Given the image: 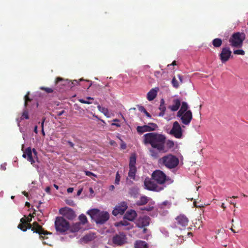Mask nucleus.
I'll list each match as a JSON object with an SVG mask.
<instances>
[{
	"instance_id": "1",
	"label": "nucleus",
	"mask_w": 248,
	"mask_h": 248,
	"mask_svg": "<svg viewBox=\"0 0 248 248\" xmlns=\"http://www.w3.org/2000/svg\"><path fill=\"white\" fill-rule=\"evenodd\" d=\"M166 137L165 135L156 132H149L143 136V142L145 145H150L152 148L149 150L151 156L156 159L159 152H165Z\"/></svg>"
},
{
	"instance_id": "2",
	"label": "nucleus",
	"mask_w": 248,
	"mask_h": 248,
	"mask_svg": "<svg viewBox=\"0 0 248 248\" xmlns=\"http://www.w3.org/2000/svg\"><path fill=\"white\" fill-rule=\"evenodd\" d=\"M21 223L19 224L17 227L23 232H26L27 230L31 229V230L40 235V238L44 239L45 237L43 235L51 234L46 231H45L42 226L40 225L37 222H34L32 224H28L27 222V219L22 217L20 219Z\"/></svg>"
},
{
	"instance_id": "3",
	"label": "nucleus",
	"mask_w": 248,
	"mask_h": 248,
	"mask_svg": "<svg viewBox=\"0 0 248 248\" xmlns=\"http://www.w3.org/2000/svg\"><path fill=\"white\" fill-rule=\"evenodd\" d=\"M87 214L95 220L97 224H102L109 218V215L107 211H100L97 209L89 210Z\"/></svg>"
},
{
	"instance_id": "4",
	"label": "nucleus",
	"mask_w": 248,
	"mask_h": 248,
	"mask_svg": "<svg viewBox=\"0 0 248 248\" xmlns=\"http://www.w3.org/2000/svg\"><path fill=\"white\" fill-rule=\"evenodd\" d=\"M152 178L156 184L160 185V186H164V184L170 185L173 182L171 178L167 177L165 173L159 170H155L152 173ZM165 187L166 186H164Z\"/></svg>"
},
{
	"instance_id": "5",
	"label": "nucleus",
	"mask_w": 248,
	"mask_h": 248,
	"mask_svg": "<svg viewBox=\"0 0 248 248\" xmlns=\"http://www.w3.org/2000/svg\"><path fill=\"white\" fill-rule=\"evenodd\" d=\"M159 163L166 168L171 169L175 168L178 165L179 160L175 155L170 154L160 158Z\"/></svg>"
},
{
	"instance_id": "6",
	"label": "nucleus",
	"mask_w": 248,
	"mask_h": 248,
	"mask_svg": "<svg viewBox=\"0 0 248 248\" xmlns=\"http://www.w3.org/2000/svg\"><path fill=\"white\" fill-rule=\"evenodd\" d=\"M246 38V35L243 32H237L234 33L230 37L229 41L232 47H240Z\"/></svg>"
},
{
	"instance_id": "7",
	"label": "nucleus",
	"mask_w": 248,
	"mask_h": 248,
	"mask_svg": "<svg viewBox=\"0 0 248 248\" xmlns=\"http://www.w3.org/2000/svg\"><path fill=\"white\" fill-rule=\"evenodd\" d=\"M56 230L60 233H63L69 230L70 225L69 222L62 217H57L55 221Z\"/></svg>"
},
{
	"instance_id": "8",
	"label": "nucleus",
	"mask_w": 248,
	"mask_h": 248,
	"mask_svg": "<svg viewBox=\"0 0 248 248\" xmlns=\"http://www.w3.org/2000/svg\"><path fill=\"white\" fill-rule=\"evenodd\" d=\"M145 188L150 191L159 192L164 188V186H159L152 178L147 177L144 182Z\"/></svg>"
},
{
	"instance_id": "9",
	"label": "nucleus",
	"mask_w": 248,
	"mask_h": 248,
	"mask_svg": "<svg viewBox=\"0 0 248 248\" xmlns=\"http://www.w3.org/2000/svg\"><path fill=\"white\" fill-rule=\"evenodd\" d=\"M232 53V51L229 46L223 47L218 54L219 59L221 62L225 63L228 62L230 58H232L233 56Z\"/></svg>"
},
{
	"instance_id": "10",
	"label": "nucleus",
	"mask_w": 248,
	"mask_h": 248,
	"mask_svg": "<svg viewBox=\"0 0 248 248\" xmlns=\"http://www.w3.org/2000/svg\"><path fill=\"white\" fill-rule=\"evenodd\" d=\"M177 116L180 118L181 123L185 125H188L193 118L192 112L191 110L185 112L177 113Z\"/></svg>"
},
{
	"instance_id": "11",
	"label": "nucleus",
	"mask_w": 248,
	"mask_h": 248,
	"mask_svg": "<svg viewBox=\"0 0 248 248\" xmlns=\"http://www.w3.org/2000/svg\"><path fill=\"white\" fill-rule=\"evenodd\" d=\"M170 134L177 139H180L182 137V129L180 124L177 121H175L173 123L172 128L170 130Z\"/></svg>"
},
{
	"instance_id": "12",
	"label": "nucleus",
	"mask_w": 248,
	"mask_h": 248,
	"mask_svg": "<svg viewBox=\"0 0 248 248\" xmlns=\"http://www.w3.org/2000/svg\"><path fill=\"white\" fill-rule=\"evenodd\" d=\"M127 203L125 202H122L116 205L112 211V215L117 216L119 214L123 215L127 208Z\"/></svg>"
},
{
	"instance_id": "13",
	"label": "nucleus",
	"mask_w": 248,
	"mask_h": 248,
	"mask_svg": "<svg viewBox=\"0 0 248 248\" xmlns=\"http://www.w3.org/2000/svg\"><path fill=\"white\" fill-rule=\"evenodd\" d=\"M60 212L65 218L69 220H73L76 217L75 211L69 207H64L60 210Z\"/></svg>"
},
{
	"instance_id": "14",
	"label": "nucleus",
	"mask_w": 248,
	"mask_h": 248,
	"mask_svg": "<svg viewBox=\"0 0 248 248\" xmlns=\"http://www.w3.org/2000/svg\"><path fill=\"white\" fill-rule=\"evenodd\" d=\"M112 242L115 245L122 246L126 242V235L123 232L116 234L112 238Z\"/></svg>"
},
{
	"instance_id": "15",
	"label": "nucleus",
	"mask_w": 248,
	"mask_h": 248,
	"mask_svg": "<svg viewBox=\"0 0 248 248\" xmlns=\"http://www.w3.org/2000/svg\"><path fill=\"white\" fill-rule=\"evenodd\" d=\"M177 227H186L188 223L189 220L188 218L184 215H180L176 218Z\"/></svg>"
},
{
	"instance_id": "16",
	"label": "nucleus",
	"mask_w": 248,
	"mask_h": 248,
	"mask_svg": "<svg viewBox=\"0 0 248 248\" xmlns=\"http://www.w3.org/2000/svg\"><path fill=\"white\" fill-rule=\"evenodd\" d=\"M150 218L148 216H144L143 217H140L137 221L136 225L140 228H142L148 226L150 224Z\"/></svg>"
},
{
	"instance_id": "17",
	"label": "nucleus",
	"mask_w": 248,
	"mask_h": 248,
	"mask_svg": "<svg viewBox=\"0 0 248 248\" xmlns=\"http://www.w3.org/2000/svg\"><path fill=\"white\" fill-rule=\"evenodd\" d=\"M32 153L34 155H37V152L35 149H33L32 151L31 147H28L26 149V154L27 155V160L30 161L31 164H33L35 163V161L33 159L32 156Z\"/></svg>"
},
{
	"instance_id": "18",
	"label": "nucleus",
	"mask_w": 248,
	"mask_h": 248,
	"mask_svg": "<svg viewBox=\"0 0 248 248\" xmlns=\"http://www.w3.org/2000/svg\"><path fill=\"white\" fill-rule=\"evenodd\" d=\"M137 216L136 212L134 210L127 211L124 215V219L129 221H133Z\"/></svg>"
},
{
	"instance_id": "19",
	"label": "nucleus",
	"mask_w": 248,
	"mask_h": 248,
	"mask_svg": "<svg viewBox=\"0 0 248 248\" xmlns=\"http://www.w3.org/2000/svg\"><path fill=\"white\" fill-rule=\"evenodd\" d=\"M173 104L170 106L168 108L172 111H176L178 110L181 106V101L178 99H174L173 101Z\"/></svg>"
},
{
	"instance_id": "20",
	"label": "nucleus",
	"mask_w": 248,
	"mask_h": 248,
	"mask_svg": "<svg viewBox=\"0 0 248 248\" xmlns=\"http://www.w3.org/2000/svg\"><path fill=\"white\" fill-rule=\"evenodd\" d=\"M158 89H152L147 93V98L149 101L153 100L157 95Z\"/></svg>"
},
{
	"instance_id": "21",
	"label": "nucleus",
	"mask_w": 248,
	"mask_h": 248,
	"mask_svg": "<svg viewBox=\"0 0 248 248\" xmlns=\"http://www.w3.org/2000/svg\"><path fill=\"white\" fill-rule=\"evenodd\" d=\"M137 132L139 134H142L146 132H151V129L147 125H144L143 126H138L136 128Z\"/></svg>"
},
{
	"instance_id": "22",
	"label": "nucleus",
	"mask_w": 248,
	"mask_h": 248,
	"mask_svg": "<svg viewBox=\"0 0 248 248\" xmlns=\"http://www.w3.org/2000/svg\"><path fill=\"white\" fill-rule=\"evenodd\" d=\"M135 248H148L147 243L144 241L138 240L134 244Z\"/></svg>"
},
{
	"instance_id": "23",
	"label": "nucleus",
	"mask_w": 248,
	"mask_h": 248,
	"mask_svg": "<svg viewBox=\"0 0 248 248\" xmlns=\"http://www.w3.org/2000/svg\"><path fill=\"white\" fill-rule=\"evenodd\" d=\"M159 109L160 110V113L158 114L159 116H163L165 112L166 111V107L165 105V101L163 99H161L160 100V104L159 107Z\"/></svg>"
},
{
	"instance_id": "24",
	"label": "nucleus",
	"mask_w": 248,
	"mask_h": 248,
	"mask_svg": "<svg viewBox=\"0 0 248 248\" xmlns=\"http://www.w3.org/2000/svg\"><path fill=\"white\" fill-rule=\"evenodd\" d=\"M129 170L128 173V177L133 179L135 180L136 173L137 172V168L133 167H129Z\"/></svg>"
},
{
	"instance_id": "25",
	"label": "nucleus",
	"mask_w": 248,
	"mask_h": 248,
	"mask_svg": "<svg viewBox=\"0 0 248 248\" xmlns=\"http://www.w3.org/2000/svg\"><path fill=\"white\" fill-rule=\"evenodd\" d=\"M80 223L79 222L74 223L71 226H70L69 230L72 232H78L80 229Z\"/></svg>"
},
{
	"instance_id": "26",
	"label": "nucleus",
	"mask_w": 248,
	"mask_h": 248,
	"mask_svg": "<svg viewBox=\"0 0 248 248\" xmlns=\"http://www.w3.org/2000/svg\"><path fill=\"white\" fill-rule=\"evenodd\" d=\"M148 197L146 196H141L140 199L136 202V204L139 206L146 204L148 202Z\"/></svg>"
},
{
	"instance_id": "27",
	"label": "nucleus",
	"mask_w": 248,
	"mask_h": 248,
	"mask_svg": "<svg viewBox=\"0 0 248 248\" xmlns=\"http://www.w3.org/2000/svg\"><path fill=\"white\" fill-rule=\"evenodd\" d=\"M189 108L188 105L186 102H183L180 109L177 112V113L185 112L188 111Z\"/></svg>"
},
{
	"instance_id": "28",
	"label": "nucleus",
	"mask_w": 248,
	"mask_h": 248,
	"mask_svg": "<svg viewBox=\"0 0 248 248\" xmlns=\"http://www.w3.org/2000/svg\"><path fill=\"white\" fill-rule=\"evenodd\" d=\"M222 44V40L220 38H215L212 41V45L215 47H219Z\"/></svg>"
},
{
	"instance_id": "29",
	"label": "nucleus",
	"mask_w": 248,
	"mask_h": 248,
	"mask_svg": "<svg viewBox=\"0 0 248 248\" xmlns=\"http://www.w3.org/2000/svg\"><path fill=\"white\" fill-rule=\"evenodd\" d=\"M136 163V156L135 155H132L130 157L129 167H136L135 164Z\"/></svg>"
},
{
	"instance_id": "30",
	"label": "nucleus",
	"mask_w": 248,
	"mask_h": 248,
	"mask_svg": "<svg viewBox=\"0 0 248 248\" xmlns=\"http://www.w3.org/2000/svg\"><path fill=\"white\" fill-rule=\"evenodd\" d=\"M192 233L191 232H189L187 231H185L184 229V232H182L181 233L179 234V237H182L183 238H186L187 237V236H192Z\"/></svg>"
},
{
	"instance_id": "31",
	"label": "nucleus",
	"mask_w": 248,
	"mask_h": 248,
	"mask_svg": "<svg viewBox=\"0 0 248 248\" xmlns=\"http://www.w3.org/2000/svg\"><path fill=\"white\" fill-rule=\"evenodd\" d=\"M165 144H166L167 148L169 149H171L174 146V142L171 140H166Z\"/></svg>"
},
{
	"instance_id": "32",
	"label": "nucleus",
	"mask_w": 248,
	"mask_h": 248,
	"mask_svg": "<svg viewBox=\"0 0 248 248\" xmlns=\"http://www.w3.org/2000/svg\"><path fill=\"white\" fill-rule=\"evenodd\" d=\"M147 125H148L151 129V132L157 130L158 127V125L156 124L153 123H150Z\"/></svg>"
},
{
	"instance_id": "33",
	"label": "nucleus",
	"mask_w": 248,
	"mask_h": 248,
	"mask_svg": "<svg viewBox=\"0 0 248 248\" xmlns=\"http://www.w3.org/2000/svg\"><path fill=\"white\" fill-rule=\"evenodd\" d=\"M79 219L82 224H86L88 221L86 216L84 214H81L79 216Z\"/></svg>"
},
{
	"instance_id": "34",
	"label": "nucleus",
	"mask_w": 248,
	"mask_h": 248,
	"mask_svg": "<svg viewBox=\"0 0 248 248\" xmlns=\"http://www.w3.org/2000/svg\"><path fill=\"white\" fill-rule=\"evenodd\" d=\"M171 83L173 87L176 89H177L179 86V83L175 77L173 78Z\"/></svg>"
},
{
	"instance_id": "35",
	"label": "nucleus",
	"mask_w": 248,
	"mask_h": 248,
	"mask_svg": "<svg viewBox=\"0 0 248 248\" xmlns=\"http://www.w3.org/2000/svg\"><path fill=\"white\" fill-rule=\"evenodd\" d=\"M40 90L45 91L46 93H52L54 90L52 88H48V87H41L40 88Z\"/></svg>"
},
{
	"instance_id": "36",
	"label": "nucleus",
	"mask_w": 248,
	"mask_h": 248,
	"mask_svg": "<svg viewBox=\"0 0 248 248\" xmlns=\"http://www.w3.org/2000/svg\"><path fill=\"white\" fill-rule=\"evenodd\" d=\"M30 93L28 92L24 96V100H25V103L24 106L25 107H26L28 105V102L31 101V99L30 98L29 95Z\"/></svg>"
},
{
	"instance_id": "37",
	"label": "nucleus",
	"mask_w": 248,
	"mask_h": 248,
	"mask_svg": "<svg viewBox=\"0 0 248 248\" xmlns=\"http://www.w3.org/2000/svg\"><path fill=\"white\" fill-rule=\"evenodd\" d=\"M139 110L140 111L144 112L148 117H149V118L151 117V114L147 111V110H146V109L144 108V107H143V106L140 107L139 108Z\"/></svg>"
},
{
	"instance_id": "38",
	"label": "nucleus",
	"mask_w": 248,
	"mask_h": 248,
	"mask_svg": "<svg viewBox=\"0 0 248 248\" xmlns=\"http://www.w3.org/2000/svg\"><path fill=\"white\" fill-rule=\"evenodd\" d=\"M129 224H130L127 221H126L125 220H122L120 222H118L117 226H126L129 225Z\"/></svg>"
},
{
	"instance_id": "39",
	"label": "nucleus",
	"mask_w": 248,
	"mask_h": 248,
	"mask_svg": "<svg viewBox=\"0 0 248 248\" xmlns=\"http://www.w3.org/2000/svg\"><path fill=\"white\" fill-rule=\"evenodd\" d=\"M120 179H121V176H120V175L119 174V172L117 171L116 172V178H115V184L119 185V183H120Z\"/></svg>"
},
{
	"instance_id": "40",
	"label": "nucleus",
	"mask_w": 248,
	"mask_h": 248,
	"mask_svg": "<svg viewBox=\"0 0 248 248\" xmlns=\"http://www.w3.org/2000/svg\"><path fill=\"white\" fill-rule=\"evenodd\" d=\"M21 119H29L28 112L27 111V110H25L23 112Z\"/></svg>"
},
{
	"instance_id": "41",
	"label": "nucleus",
	"mask_w": 248,
	"mask_h": 248,
	"mask_svg": "<svg viewBox=\"0 0 248 248\" xmlns=\"http://www.w3.org/2000/svg\"><path fill=\"white\" fill-rule=\"evenodd\" d=\"M233 53L235 55H244L245 54V51L242 49H237L233 51Z\"/></svg>"
},
{
	"instance_id": "42",
	"label": "nucleus",
	"mask_w": 248,
	"mask_h": 248,
	"mask_svg": "<svg viewBox=\"0 0 248 248\" xmlns=\"http://www.w3.org/2000/svg\"><path fill=\"white\" fill-rule=\"evenodd\" d=\"M98 108L100 111H101L102 112L104 113V114L106 115L107 113L108 112V110L107 108L101 107L100 106H98Z\"/></svg>"
},
{
	"instance_id": "43",
	"label": "nucleus",
	"mask_w": 248,
	"mask_h": 248,
	"mask_svg": "<svg viewBox=\"0 0 248 248\" xmlns=\"http://www.w3.org/2000/svg\"><path fill=\"white\" fill-rule=\"evenodd\" d=\"M78 101H79V102H80V103H83V104H90L92 103V102H90L89 101L85 100L83 99H78Z\"/></svg>"
},
{
	"instance_id": "44",
	"label": "nucleus",
	"mask_w": 248,
	"mask_h": 248,
	"mask_svg": "<svg viewBox=\"0 0 248 248\" xmlns=\"http://www.w3.org/2000/svg\"><path fill=\"white\" fill-rule=\"evenodd\" d=\"M85 173L86 175H87L88 176H93L96 177V175L95 174H94V173H93V172H92L91 171H85Z\"/></svg>"
},
{
	"instance_id": "45",
	"label": "nucleus",
	"mask_w": 248,
	"mask_h": 248,
	"mask_svg": "<svg viewBox=\"0 0 248 248\" xmlns=\"http://www.w3.org/2000/svg\"><path fill=\"white\" fill-rule=\"evenodd\" d=\"M66 202L67 204H68L70 206H73L75 205V203H74V201L72 200H67L66 201Z\"/></svg>"
},
{
	"instance_id": "46",
	"label": "nucleus",
	"mask_w": 248,
	"mask_h": 248,
	"mask_svg": "<svg viewBox=\"0 0 248 248\" xmlns=\"http://www.w3.org/2000/svg\"><path fill=\"white\" fill-rule=\"evenodd\" d=\"M64 81V80L63 78H62L61 77H57L55 80V84H57L60 81Z\"/></svg>"
},
{
	"instance_id": "47",
	"label": "nucleus",
	"mask_w": 248,
	"mask_h": 248,
	"mask_svg": "<svg viewBox=\"0 0 248 248\" xmlns=\"http://www.w3.org/2000/svg\"><path fill=\"white\" fill-rule=\"evenodd\" d=\"M45 191H46V193H47L48 194H50V191H51V188L49 186H47L46 188L45 189Z\"/></svg>"
},
{
	"instance_id": "48",
	"label": "nucleus",
	"mask_w": 248,
	"mask_h": 248,
	"mask_svg": "<svg viewBox=\"0 0 248 248\" xmlns=\"http://www.w3.org/2000/svg\"><path fill=\"white\" fill-rule=\"evenodd\" d=\"M126 146L125 143L122 141V142L121 145V148L123 149H124L126 148Z\"/></svg>"
},
{
	"instance_id": "49",
	"label": "nucleus",
	"mask_w": 248,
	"mask_h": 248,
	"mask_svg": "<svg viewBox=\"0 0 248 248\" xmlns=\"http://www.w3.org/2000/svg\"><path fill=\"white\" fill-rule=\"evenodd\" d=\"M78 82L79 81H78L77 80H74L72 82L71 84H72L73 86H75L76 85H78Z\"/></svg>"
},
{
	"instance_id": "50",
	"label": "nucleus",
	"mask_w": 248,
	"mask_h": 248,
	"mask_svg": "<svg viewBox=\"0 0 248 248\" xmlns=\"http://www.w3.org/2000/svg\"><path fill=\"white\" fill-rule=\"evenodd\" d=\"M177 77L180 80V82L181 83H183V77L182 76L180 75H177Z\"/></svg>"
},
{
	"instance_id": "51",
	"label": "nucleus",
	"mask_w": 248,
	"mask_h": 248,
	"mask_svg": "<svg viewBox=\"0 0 248 248\" xmlns=\"http://www.w3.org/2000/svg\"><path fill=\"white\" fill-rule=\"evenodd\" d=\"M45 120H46V118L44 117L42 119V121L41 122V128L42 129H44V122L45 121Z\"/></svg>"
},
{
	"instance_id": "52",
	"label": "nucleus",
	"mask_w": 248,
	"mask_h": 248,
	"mask_svg": "<svg viewBox=\"0 0 248 248\" xmlns=\"http://www.w3.org/2000/svg\"><path fill=\"white\" fill-rule=\"evenodd\" d=\"M74 190V188L73 187H69L67 189V191L68 193H72Z\"/></svg>"
},
{
	"instance_id": "53",
	"label": "nucleus",
	"mask_w": 248,
	"mask_h": 248,
	"mask_svg": "<svg viewBox=\"0 0 248 248\" xmlns=\"http://www.w3.org/2000/svg\"><path fill=\"white\" fill-rule=\"evenodd\" d=\"M26 219H27V222L28 223V224H31V218H29V217H25Z\"/></svg>"
},
{
	"instance_id": "54",
	"label": "nucleus",
	"mask_w": 248,
	"mask_h": 248,
	"mask_svg": "<svg viewBox=\"0 0 248 248\" xmlns=\"http://www.w3.org/2000/svg\"><path fill=\"white\" fill-rule=\"evenodd\" d=\"M64 112H65V111L63 110L61 111L58 112L57 113V115H58V116H60L62 115Z\"/></svg>"
},
{
	"instance_id": "55",
	"label": "nucleus",
	"mask_w": 248,
	"mask_h": 248,
	"mask_svg": "<svg viewBox=\"0 0 248 248\" xmlns=\"http://www.w3.org/2000/svg\"><path fill=\"white\" fill-rule=\"evenodd\" d=\"M67 143H68V144L70 146V147H72V148H73V147H74V144L72 142H71V141H67Z\"/></svg>"
},
{
	"instance_id": "56",
	"label": "nucleus",
	"mask_w": 248,
	"mask_h": 248,
	"mask_svg": "<svg viewBox=\"0 0 248 248\" xmlns=\"http://www.w3.org/2000/svg\"><path fill=\"white\" fill-rule=\"evenodd\" d=\"M82 191V188L79 189L77 192V196H79L81 194Z\"/></svg>"
},
{
	"instance_id": "57",
	"label": "nucleus",
	"mask_w": 248,
	"mask_h": 248,
	"mask_svg": "<svg viewBox=\"0 0 248 248\" xmlns=\"http://www.w3.org/2000/svg\"><path fill=\"white\" fill-rule=\"evenodd\" d=\"M110 144L111 145H115L116 144V142L114 140H110L109 141Z\"/></svg>"
},
{
	"instance_id": "58",
	"label": "nucleus",
	"mask_w": 248,
	"mask_h": 248,
	"mask_svg": "<svg viewBox=\"0 0 248 248\" xmlns=\"http://www.w3.org/2000/svg\"><path fill=\"white\" fill-rule=\"evenodd\" d=\"M111 125H115L117 127H120L121 126V124H118V123H112L111 124Z\"/></svg>"
},
{
	"instance_id": "59",
	"label": "nucleus",
	"mask_w": 248,
	"mask_h": 248,
	"mask_svg": "<svg viewBox=\"0 0 248 248\" xmlns=\"http://www.w3.org/2000/svg\"><path fill=\"white\" fill-rule=\"evenodd\" d=\"M22 156H23V157H24L25 158H27V154H26V150H25V152H24Z\"/></svg>"
},
{
	"instance_id": "60",
	"label": "nucleus",
	"mask_w": 248,
	"mask_h": 248,
	"mask_svg": "<svg viewBox=\"0 0 248 248\" xmlns=\"http://www.w3.org/2000/svg\"><path fill=\"white\" fill-rule=\"evenodd\" d=\"M34 132L35 133H38V130H37V126L36 125L34 126Z\"/></svg>"
},
{
	"instance_id": "61",
	"label": "nucleus",
	"mask_w": 248,
	"mask_h": 248,
	"mask_svg": "<svg viewBox=\"0 0 248 248\" xmlns=\"http://www.w3.org/2000/svg\"><path fill=\"white\" fill-rule=\"evenodd\" d=\"M115 188V187L113 185H111L110 186H109V190H113Z\"/></svg>"
},
{
	"instance_id": "62",
	"label": "nucleus",
	"mask_w": 248,
	"mask_h": 248,
	"mask_svg": "<svg viewBox=\"0 0 248 248\" xmlns=\"http://www.w3.org/2000/svg\"><path fill=\"white\" fill-rule=\"evenodd\" d=\"M22 194L23 195H24L26 197H28V193L27 192H26V191H23Z\"/></svg>"
},
{
	"instance_id": "63",
	"label": "nucleus",
	"mask_w": 248,
	"mask_h": 248,
	"mask_svg": "<svg viewBox=\"0 0 248 248\" xmlns=\"http://www.w3.org/2000/svg\"><path fill=\"white\" fill-rule=\"evenodd\" d=\"M221 208H222L224 210L226 209V206H225V204L224 203H222L221 205Z\"/></svg>"
},
{
	"instance_id": "64",
	"label": "nucleus",
	"mask_w": 248,
	"mask_h": 248,
	"mask_svg": "<svg viewBox=\"0 0 248 248\" xmlns=\"http://www.w3.org/2000/svg\"><path fill=\"white\" fill-rule=\"evenodd\" d=\"M147 229L146 228H145V227H143V233H146V232H147Z\"/></svg>"
}]
</instances>
